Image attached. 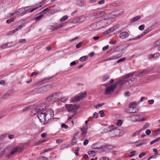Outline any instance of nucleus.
I'll return each mask as SVG.
<instances>
[{
  "instance_id": "1",
  "label": "nucleus",
  "mask_w": 160,
  "mask_h": 160,
  "mask_svg": "<svg viewBox=\"0 0 160 160\" xmlns=\"http://www.w3.org/2000/svg\"><path fill=\"white\" fill-rule=\"evenodd\" d=\"M62 95V93L60 92H54L46 97L45 100V103L31 106V115H34L37 113V117L42 124H46L49 120L53 118L54 115L53 110L52 109L44 110L47 105V103L50 101L52 98L58 97Z\"/></svg>"
},
{
  "instance_id": "2",
  "label": "nucleus",
  "mask_w": 160,
  "mask_h": 160,
  "mask_svg": "<svg viewBox=\"0 0 160 160\" xmlns=\"http://www.w3.org/2000/svg\"><path fill=\"white\" fill-rule=\"evenodd\" d=\"M113 22V19L109 17L106 18L97 22L94 23L92 24L91 27L92 29L96 31L103 28Z\"/></svg>"
},
{
  "instance_id": "3",
  "label": "nucleus",
  "mask_w": 160,
  "mask_h": 160,
  "mask_svg": "<svg viewBox=\"0 0 160 160\" xmlns=\"http://www.w3.org/2000/svg\"><path fill=\"white\" fill-rule=\"evenodd\" d=\"M24 147L25 145L23 143L20 144L12 148L8 154L6 155V157L9 158L13 154L22 152L23 150Z\"/></svg>"
},
{
  "instance_id": "4",
  "label": "nucleus",
  "mask_w": 160,
  "mask_h": 160,
  "mask_svg": "<svg viewBox=\"0 0 160 160\" xmlns=\"http://www.w3.org/2000/svg\"><path fill=\"white\" fill-rule=\"evenodd\" d=\"M136 81L137 79L135 78H132L129 80L126 79V78H123L117 82V85L121 86L122 85L125 84L126 87H129L133 85Z\"/></svg>"
},
{
  "instance_id": "5",
  "label": "nucleus",
  "mask_w": 160,
  "mask_h": 160,
  "mask_svg": "<svg viewBox=\"0 0 160 160\" xmlns=\"http://www.w3.org/2000/svg\"><path fill=\"white\" fill-rule=\"evenodd\" d=\"M111 10L110 9L106 10L103 11H98L94 13L93 16L96 18H98L102 16L103 17L105 18H109L110 15V12Z\"/></svg>"
},
{
  "instance_id": "6",
  "label": "nucleus",
  "mask_w": 160,
  "mask_h": 160,
  "mask_svg": "<svg viewBox=\"0 0 160 160\" xmlns=\"http://www.w3.org/2000/svg\"><path fill=\"white\" fill-rule=\"evenodd\" d=\"M108 132V135L111 137H114L116 136H118L120 134H122L124 133V132L123 131L118 129L117 128H114L112 130H110L108 131L107 130H106L105 129L103 131V132Z\"/></svg>"
},
{
  "instance_id": "7",
  "label": "nucleus",
  "mask_w": 160,
  "mask_h": 160,
  "mask_svg": "<svg viewBox=\"0 0 160 160\" xmlns=\"http://www.w3.org/2000/svg\"><path fill=\"white\" fill-rule=\"evenodd\" d=\"M124 11L125 10L124 9H120L118 10H115L111 12H110V15H109V17L112 18L113 19L114 21L116 17H118L122 14L124 12Z\"/></svg>"
},
{
  "instance_id": "8",
  "label": "nucleus",
  "mask_w": 160,
  "mask_h": 160,
  "mask_svg": "<svg viewBox=\"0 0 160 160\" xmlns=\"http://www.w3.org/2000/svg\"><path fill=\"white\" fill-rule=\"evenodd\" d=\"M137 103L132 102L130 104L128 108L125 110V112L128 113H134L138 111V108L136 107Z\"/></svg>"
},
{
  "instance_id": "9",
  "label": "nucleus",
  "mask_w": 160,
  "mask_h": 160,
  "mask_svg": "<svg viewBox=\"0 0 160 160\" xmlns=\"http://www.w3.org/2000/svg\"><path fill=\"white\" fill-rule=\"evenodd\" d=\"M53 86L54 84L44 86L38 88L37 90V92L38 93L46 92L50 90Z\"/></svg>"
},
{
  "instance_id": "10",
  "label": "nucleus",
  "mask_w": 160,
  "mask_h": 160,
  "mask_svg": "<svg viewBox=\"0 0 160 160\" xmlns=\"http://www.w3.org/2000/svg\"><path fill=\"white\" fill-rule=\"evenodd\" d=\"M66 108L68 112H74L80 108V106L78 105L67 104L66 105Z\"/></svg>"
},
{
  "instance_id": "11",
  "label": "nucleus",
  "mask_w": 160,
  "mask_h": 160,
  "mask_svg": "<svg viewBox=\"0 0 160 160\" xmlns=\"http://www.w3.org/2000/svg\"><path fill=\"white\" fill-rule=\"evenodd\" d=\"M117 85H118L117 83V84L114 83L112 85L107 87L105 90L104 94L106 95L110 94L114 91Z\"/></svg>"
},
{
  "instance_id": "12",
  "label": "nucleus",
  "mask_w": 160,
  "mask_h": 160,
  "mask_svg": "<svg viewBox=\"0 0 160 160\" xmlns=\"http://www.w3.org/2000/svg\"><path fill=\"white\" fill-rule=\"evenodd\" d=\"M86 94V92H84L80 94L75 96L72 97V101L73 102H78L80 100L84 98L85 97Z\"/></svg>"
},
{
  "instance_id": "13",
  "label": "nucleus",
  "mask_w": 160,
  "mask_h": 160,
  "mask_svg": "<svg viewBox=\"0 0 160 160\" xmlns=\"http://www.w3.org/2000/svg\"><path fill=\"white\" fill-rule=\"evenodd\" d=\"M15 44V43L13 42H8L1 44L0 46V48L2 49H5L6 48H10Z\"/></svg>"
},
{
  "instance_id": "14",
  "label": "nucleus",
  "mask_w": 160,
  "mask_h": 160,
  "mask_svg": "<svg viewBox=\"0 0 160 160\" xmlns=\"http://www.w3.org/2000/svg\"><path fill=\"white\" fill-rule=\"evenodd\" d=\"M68 96H62V97H59L58 98H56L55 99L53 102H65L68 100Z\"/></svg>"
},
{
  "instance_id": "15",
  "label": "nucleus",
  "mask_w": 160,
  "mask_h": 160,
  "mask_svg": "<svg viewBox=\"0 0 160 160\" xmlns=\"http://www.w3.org/2000/svg\"><path fill=\"white\" fill-rule=\"evenodd\" d=\"M130 120L132 122L140 121V116L138 115H132L130 116Z\"/></svg>"
},
{
  "instance_id": "16",
  "label": "nucleus",
  "mask_w": 160,
  "mask_h": 160,
  "mask_svg": "<svg viewBox=\"0 0 160 160\" xmlns=\"http://www.w3.org/2000/svg\"><path fill=\"white\" fill-rule=\"evenodd\" d=\"M86 18L84 16H81L73 20L72 22L75 23L82 22L85 20Z\"/></svg>"
},
{
  "instance_id": "17",
  "label": "nucleus",
  "mask_w": 160,
  "mask_h": 160,
  "mask_svg": "<svg viewBox=\"0 0 160 160\" xmlns=\"http://www.w3.org/2000/svg\"><path fill=\"white\" fill-rule=\"evenodd\" d=\"M129 33L127 32H121L119 35V38L122 39H126L129 36Z\"/></svg>"
},
{
  "instance_id": "18",
  "label": "nucleus",
  "mask_w": 160,
  "mask_h": 160,
  "mask_svg": "<svg viewBox=\"0 0 160 160\" xmlns=\"http://www.w3.org/2000/svg\"><path fill=\"white\" fill-rule=\"evenodd\" d=\"M50 79V78H44V79H43L42 80L39 81L38 82H37L36 83L35 85L37 86H40V85H42L45 83L46 82H48V80Z\"/></svg>"
},
{
  "instance_id": "19",
  "label": "nucleus",
  "mask_w": 160,
  "mask_h": 160,
  "mask_svg": "<svg viewBox=\"0 0 160 160\" xmlns=\"http://www.w3.org/2000/svg\"><path fill=\"white\" fill-rule=\"evenodd\" d=\"M81 130L82 132V135H85L87 133L88 130V127L86 126H84L81 128Z\"/></svg>"
},
{
  "instance_id": "20",
  "label": "nucleus",
  "mask_w": 160,
  "mask_h": 160,
  "mask_svg": "<svg viewBox=\"0 0 160 160\" xmlns=\"http://www.w3.org/2000/svg\"><path fill=\"white\" fill-rule=\"evenodd\" d=\"M116 29L115 27H112L110 28L109 29L107 30L104 31L103 33L104 34H107L109 33H110L111 32H112L114 31Z\"/></svg>"
},
{
  "instance_id": "21",
  "label": "nucleus",
  "mask_w": 160,
  "mask_h": 160,
  "mask_svg": "<svg viewBox=\"0 0 160 160\" xmlns=\"http://www.w3.org/2000/svg\"><path fill=\"white\" fill-rule=\"evenodd\" d=\"M118 58V57L117 56H113L111 57H109L104 60L103 61H102V62H104L108 61H111L113 60L116 59Z\"/></svg>"
},
{
  "instance_id": "22",
  "label": "nucleus",
  "mask_w": 160,
  "mask_h": 160,
  "mask_svg": "<svg viewBox=\"0 0 160 160\" xmlns=\"http://www.w3.org/2000/svg\"><path fill=\"white\" fill-rule=\"evenodd\" d=\"M76 4L80 7L82 6L84 4V0H77Z\"/></svg>"
},
{
  "instance_id": "23",
  "label": "nucleus",
  "mask_w": 160,
  "mask_h": 160,
  "mask_svg": "<svg viewBox=\"0 0 160 160\" xmlns=\"http://www.w3.org/2000/svg\"><path fill=\"white\" fill-rule=\"evenodd\" d=\"M141 17L140 16H137L136 17L132 18L130 20V22L132 23L137 21Z\"/></svg>"
},
{
  "instance_id": "24",
  "label": "nucleus",
  "mask_w": 160,
  "mask_h": 160,
  "mask_svg": "<svg viewBox=\"0 0 160 160\" xmlns=\"http://www.w3.org/2000/svg\"><path fill=\"white\" fill-rule=\"evenodd\" d=\"M77 133L75 134L73 137V138L72 142V145H74L76 143L77 141L76 140V137L77 136Z\"/></svg>"
},
{
  "instance_id": "25",
  "label": "nucleus",
  "mask_w": 160,
  "mask_h": 160,
  "mask_svg": "<svg viewBox=\"0 0 160 160\" xmlns=\"http://www.w3.org/2000/svg\"><path fill=\"white\" fill-rule=\"evenodd\" d=\"M142 131L141 129H139V130L135 132L132 135L133 137H135L139 135V133Z\"/></svg>"
},
{
  "instance_id": "26",
  "label": "nucleus",
  "mask_w": 160,
  "mask_h": 160,
  "mask_svg": "<svg viewBox=\"0 0 160 160\" xmlns=\"http://www.w3.org/2000/svg\"><path fill=\"white\" fill-rule=\"evenodd\" d=\"M58 28H59L58 24L55 25L54 27V26H52L50 27V29L52 31L57 30Z\"/></svg>"
},
{
  "instance_id": "27",
  "label": "nucleus",
  "mask_w": 160,
  "mask_h": 160,
  "mask_svg": "<svg viewBox=\"0 0 160 160\" xmlns=\"http://www.w3.org/2000/svg\"><path fill=\"white\" fill-rule=\"evenodd\" d=\"M160 45V39H159L155 42L154 44V47H157Z\"/></svg>"
},
{
  "instance_id": "28",
  "label": "nucleus",
  "mask_w": 160,
  "mask_h": 160,
  "mask_svg": "<svg viewBox=\"0 0 160 160\" xmlns=\"http://www.w3.org/2000/svg\"><path fill=\"white\" fill-rule=\"evenodd\" d=\"M12 89H10V91L6 93H5L2 97V98H7L8 96H9L10 94V92H12Z\"/></svg>"
},
{
  "instance_id": "29",
  "label": "nucleus",
  "mask_w": 160,
  "mask_h": 160,
  "mask_svg": "<svg viewBox=\"0 0 160 160\" xmlns=\"http://www.w3.org/2000/svg\"><path fill=\"white\" fill-rule=\"evenodd\" d=\"M43 16V14H41L38 16L35 17L34 18V19L36 21H37L40 20Z\"/></svg>"
},
{
  "instance_id": "30",
  "label": "nucleus",
  "mask_w": 160,
  "mask_h": 160,
  "mask_svg": "<svg viewBox=\"0 0 160 160\" xmlns=\"http://www.w3.org/2000/svg\"><path fill=\"white\" fill-rule=\"evenodd\" d=\"M149 32V31L148 30H146L144 31L141 34L139 35L138 36L139 38H140L143 36L145 35L146 34H147Z\"/></svg>"
},
{
  "instance_id": "31",
  "label": "nucleus",
  "mask_w": 160,
  "mask_h": 160,
  "mask_svg": "<svg viewBox=\"0 0 160 160\" xmlns=\"http://www.w3.org/2000/svg\"><path fill=\"white\" fill-rule=\"evenodd\" d=\"M24 9H25V14L30 12V7L28 6L24 7Z\"/></svg>"
},
{
  "instance_id": "32",
  "label": "nucleus",
  "mask_w": 160,
  "mask_h": 160,
  "mask_svg": "<svg viewBox=\"0 0 160 160\" xmlns=\"http://www.w3.org/2000/svg\"><path fill=\"white\" fill-rule=\"evenodd\" d=\"M68 18V17L67 15H65L62 18H61L60 19V21L61 22H62L67 20Z\"/></svg>"
},
{
  "instance_id": "33",
  "label": "nucleus",
  "mask_w": 160,
  "mask_h": 160,
  "mask_svg": "<svg viewBox=\"0 0 160 160\" xmlns=\"http://www.w3.org/2000/svg\"><path fill=\"white\" fill-rule=\"evenodd\" d=\"M3 151L5 155L7 154H8L10 152V150L8 148H5Z\"/></svg>"
},
{
  "instance_id": "34",
  "label": "nucleus",
  "mask_w": 160,
  "mask_h": 160,
  "mask_svg": "<svg viewBox=\"0 0 160 160\" xmlns=\"http://www.w3.org/2000/svg\"><path fill=\"white\" fill-rule=\"evenodd\" d=\"M7 134L6 133H4L2 135H0V141L3 140L4 138H5L7 136Z\"/></svg>"
},
{
  "instance_id": "35",
  "label": "nucleus",
  "mask_w": 160,
  "mask_h": 160,
  "mask_svg": "<svg viewBox=\"0 0 160 160\" xmlns=\"http://www.w3.org/2000/svg\"><path fill=\"white\" fill-rule=\"evenodd\" d=\"M148 71L147 70H143L140 72L139 73V75H144L147 73Z\"/></svg>"
},
{
  "instance_id": "36",
  "label": "nucleus",
  "mask_w": 160,
  "mask_h": 160,
  "mask_svg": "<svg viewBox=\"0 0 160 160\" xmlns=\"http://www.w3.org/2000/svg\"><path fill=\"white\" fill-rule=\"evenodd\" d=\"M88 154L90 156L92 157L94 156L95 154V152L93 151H89L88 152Z\"/></svg>"
},
{
  "instance_id": "37",
  "label": "nucleus",
  "mask_w": 160,
  "mask_h": 160,
  "mask_svg": "<svg viewBox=\"0 0 160 160\" xmlns=\"http://www.w3.org/2000/svg\"><path fill=\"white\" fill-rule=\"evenodd\" d=\"M30 107L29 106L25 108H23L22 110V111L23 112H26L27 111H28L30 110Z\"/></svg>"
},
{
  "instance_id": "38",
  "label": "nucleus",
  "mask_w": 160,
  "mask_h": 160,
  "mask_svg": "<svg viewBox=\"0 0 160 160\" xmlns=\"http://www.w3.org/2000/svg\"><path fill=\"white\" fill-rule=\"evenodd\" d=\"M20 13L21 14H25V9H24V8H21L19 9Z\"/></svg>"
},
{
  "instance_id": "39",
  "label": "nucleus",
  "mask_w": 160,
  "mask_h": 160,
  "mask_svg": "<svg viewBox=\"0 0 160 160\" xmlns=\"http://www.w3.org/2000/svg\"><path fill=\"white\" fill-rule=\"evenodd\" d=\"M23 26V25H20L18 26L17 28H15L14 29V30L15 31V32H16L19 29H21L22 27Z\"/></svg>"
},
{
  "instance_id": "40",
  "label": "nucleus",
  "mask_w": 160,
  "mask_h": 160,
  "mask_svg": "<svg viewBox=\"0 0 160 160\" xmlns=\"http://www.w3.org/2000/svg\"><path fill=\"white\" fill-rule=\"evenodd\" d=\"M126 58H120L117 61V62L118 63H119L120 62H123L124 61L126 60Z\"/></svg>"
},
{
  "instance_id": "41",
  "label": "nucleus",
  "mask_w": 160,
  "mask_h": 160,
  "mask_svg": "<svg viewBox=\"0 0 160 160\" xmlns=\"http://www.w3.org/2000/svg\"><path fill=\"white\" fill-rule=\"evenodd\" d=\"M146 154V152H143L139 154V157L140 158H141L143 156H145Z\"/></svg>"
},
{
  "instance_id": "42",
  "label": "nucleus",
  "mask_w": 160,
  "mask_h": 160,
  "mask_svg": "<svg viewBox=\"0 0 160 160\" xmlns=\"http://www.w3.org/2000/svg\"><path fill=\"white\" fill-rule=\"evenodd\" d=\"M99 113L100 114V116L101 117H103L104 116L105 114L103 111L102 110H100L99 112Z\"/></svg>"
},
{
  "instance_id": "43",
  "label": "nucleus",
  "mask_w": 160,
  "mask_h": 160,
  "mask_svg": "<svg viewBox=\"0 0 160 160\" xmlns=\"http://www.w3.org/2000/svg\"><path fill=\"white\" fill-rule=\"evenodd\" d=\"M26 41L25 39H21L19 40L18 42L20 43H25Z\"/></svg>"
},
{
  "instance_id": "44",
  "label": "nucleus",
  "mask_w": 160,
  "mask_h": 160,
  "mask_svg": "<svg viewBox=\"0 0 160 160\" xmlns=\"http://www.w3.org/2000/svg\"><path fill=\"white\" fill-rule=\"evenodd\" d=\"M37 160H48V158L42 156L38 158Z\"/></svg>"
},
{
  "instance_id": "45",
  "label": "nucleus",
  "mask_w": 160,
  "mask_h": 160,
  "mask_svg": "<svg viewBox=\"0 0 160 160\" xmlns=\"http://www.w3.org/2000/svg\"><path fill=\"white\" fill-rule=\"evenodd\" d=\"M122 121L121 120H118L117 123V124L118 126H120L122 125Z\"/></svg>"
},
{
  "instance_id": "46",
  "label": "nucleus",
  "mask_w": 160,
  "mask_h": 160,
  "mask_svg": "<svg viewBox=\"0 0 160 160\" xmlns=\"http://www.w3.org/2000/svg\"><path fill=\"white\" fill-rule=\"evenodd\" d=\"M14 20V18H11L10 19L7 20L6 21V22L8 23H10L11 22H13Z\"/></svg>"
},
{
  "instance_id": "47",
  "label": "nucleus",
  "mask_w": 160,
  "mask_h": 160,
  "mask_svg": "<svg viewBox=\"0 0 160 160\" xmlns=\"http://www.w3.org/2000/svg\"><path fill=\"white\" fill-rule=\"evenodd\" d=\"M51 149V148H48V149H44V150H42V151L41 152V153L42 154L44 152H48V151H49Z\"/></svg>"
},
{
  "instance_id": "48",
  "label": "nucleus",
  "mask_w": 160,
  "mask_h": 160,
  "mask_svg": "<svg viewBox=\"0 0 160 160\" xmlns=\"http://www.w3.org/2000/svg\"><path fill=\"white\" fill-rule=\"evenodd\" d=\"M92 117L93 118H98V113L96 112L94 113L93 114Z\"/></svg>"
},
{
  "instance_id": "49",
  "label": "nucleus",
  "mask_w": 160,
  "mask_h": 160,
  "mask_svg": "<svg viewBox=\"0 0 160 160\" xmlns=\"http://www.w3.org/2000/svg\"><path fill=\"white\" fill-rule=\"evenodd\" d=\"M16 32L15 31L14 29L13 30L10 31L7 33V35H9L12 34H13Z\"/></svg>"
},
{
  "instance_id": "50",
  "label": "nucleus",
  "mask_w": 160,
  "mask_h": 160,
  "mask_svg": "<svg viewBox=\"0 0 160 160\" xmlns=\"http://www.w3.org/2000/svg\"><path fill=\"white\" fill-rule=\"evenodd\" d=\"M61 127L65 129H67L68 128V126L64 123H63L61 125Z\"/></svg>"
},
{
  "instance_id": "51",
  "label": "nucleus",
  "mask_w": 160,
  "mask_h": 160,
  "mask_svg": "<svg viewBox=\"0 0 160 160\" xmlns=\"http://www.w3.org/2000/svg\"><path fill=\"white\" fill-rule=\"evenodd\" d=\"M159 56H160V55L158 53V52L156 53H155L154 54V58H158L159 57Z\"/></svg>"
},
{
  "instance_id": "52",
  "label": "nucleus",
  "mask_w": 160,
  "mask_h": 160,
  "mask_svg": "<svg viewBox=\"0 0 160 160\" xmlns=\"http://www.w3.org/2000/svg\"><path fill=\"white\" fill-rule=\"evenodd\" d=\"M109 78V76L108 75H105L104 76L103 78V80L104 81H106Z\"/></svg>"
},
{
  "instance_id": "53",
  "label": "nucleus",
  "mask_w": 160,
  "mask_h": 160,
  "mask_svg": "<svg viewBox=\"0 0 160 160\" xmlns=\"http://www.w3.org/2000/svg\"><path fill=\"white\" fill-rule=\"evenodd\" d=\"M144 28V25H140L139 26L138 28L140 30H142Z\"/></svg>"
},
{
  "instance_id": "54",
  "label": "nucleus",
  "mask_w": 160,
  "mask_h": 160,
  "mask_svg": "<svg viewBox=\"0 0 160 160\" xmlns=\"http://www.w3.org/2000/svg\"><path fill=\"white\" fill-rule=\"evenodd\" d=\"M151 133V132L150 130L148 129L145 132V133L147 135H150Z\"/></svg>"
},
{
  "instance_id": "55",
  "label": "nucleus",
  "mask_w": 160,
  "mask_h": 160,
  "mask_svg": "<svg viewBox=\"0 0 160 160\" xmlns=\"http://www.w3.org/2000/svg\"><path fill=\"white\" fill-rule=\"evenodd\" d=\"M136 152V151L135 150L131 151L130 152V153L131 154L130 156L132 157L134 156L135 155V153Z\"/></svg>"
},
{
  "instance_id": "56",
  "label": "nucleus",
  "mask_w": 160,
  "mask_h": 160,
  "mask_svg": "<svg viewBox=\"0 0 160 160\" xmlns=\"http://www.w3.org/2000/svg\"><path fill=\"white\" fill-rule=\"evenodd\" d=\"M86 58L87 57L86 56L82 57L80 58L79 60L80 61H85V60Z\"/></svg>"
},
{
  "instance_id": "57",
  "label": "nucleus",
  "mask_w": 160,
  "mask_h": 160,
  "mask_svg": "<svg viewBox=\"0 0 160 160\" xmlns=\"http://www.w3.org/2000/svg\"><path fill=\"white\" fill-rule=\"evenodd\" d=\"M89 142V141L88 140L86 139L83 142V145L84 146H86L88 144Z\"/></svg>"
},
{
  "instance_id": "58",
  "label": "nucleus",
  "mask_w": 160,
  "mask_h": 160,
  "mask_svg": "<svg viewBox=\"0 0 160 160\" xmlns=\"http://www.w3.org/2000/svg\"><path fill=\"white\" fill-rule=\"evenodd\" d=\"M9 138L10 139H11L14 138V135H13L8 134V135Z\"/></svg>"
},
{
  "instance_id": "59",
  "label": "nucleus",
  "mask_w": 160,
  "mask_h": 160,
  "mask_svg": "<svg viewBox=\"0 0 160 160\" xmlns=\"http://www.w3.org/2000/svg\"><path fill=\"white\" fill-rule=\"evenodd\" d=\"M42 7L41 5H40L39 7H37L35 8H33L32 9H31V12H33L34 10L37 9L39 8V7Z\"/></svg>"
},
{
  "instance_id": "60",
  "label": "nucleus",
  "mask_w": 160,
  "mask_h": 160,
  "mask_svg": "<svg viewBox=\"0 0 160 160\" xmlns=\"http://www.w3.org/2000/svg\"><path fill=\"white\" fill-rule=\"evenodd\" d=\"M82 43V42H80L78 44H77L76 45V48H80Z\"/></svg>"
},
{
  "instance_id": "61",
  "label": "nucleus",
  "mask_w": 160,
  "mask_h": 160,
  "mask_svg": "<svg viewBox=\"0 0 160 160\" xmlns=\"http://www.w3.org/2000/svg\"><path fill=\"white\" fill-rule=\"evenodd\" d=\"M149 126V124L148 123H147L143 126V128L144 129H146Z\"/></svg>"
},
{
  "instance_id": "62",
  "label": "nucleus",
  "mask_w": 160,
  "mask_h": 160,
  "mask_svg": "<svg viewBox=\"0 0 160 160\" xmlns=\"http://www.w3.org/2000/svg\"><path fill=\"white\" fill-rule=\"evenodd\" d=\"M145 100V97H142L138 101V102L140 103L142 101Z\"/></svg>"
},
{
  "instance_id": "63",
  "label": "nucleus",
  "mask_w": 160,
  "mask_h": 160,
  "mask_svg": "<svg viewBox=\"0 0 160 160\" xmlns=\"http://www.w3.org/2000/svg\"><path fill=\"white\" fill-rule=\"evenodd\" d=\"M147 142H148L146 140H143L142 142H141V143H142V145H143L147 144Z\"/></svg>"
},
{
  "instance_id": "64",
  "label": "nucleus",
  "mask_w": 160,
  "mask_h": 160,
  "mask_svg": "<svg viewBox=\"0 0 160 160\" xmlns=\"http://www.w3.org/2000/svg\"><path fill=\"white\" fill-rule=\"evenodd\" d=\"M104 0H101L100 1H99L98 2V3L99 4H104Z\"/></svg>"
}]
</instances>
